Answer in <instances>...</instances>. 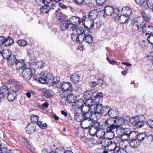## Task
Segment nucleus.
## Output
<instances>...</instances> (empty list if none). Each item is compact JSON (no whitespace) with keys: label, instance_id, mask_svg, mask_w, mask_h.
I'll return each instance as SVG.
<instances>
[{"label":"nucleus","instance_id":"nucleus-1","mask_svg":"<svg viewBox=\"0 0 153 153\" xmlns=\"http://www.w3.org/2000/svg\"><path fill=\"white\" fill-rule=\"evenodd\" d=\"M114 118L109 117L103 123L102 127L106 130V133H111L114 136V131L116 126L114 124Z\"/></svg>","mask_w":153,"mask_h":153},{"label":"nucleus","instance_id":"nucleus-2","mask_svg":"<svg viewBox=\"0 0 153 153\" xmlns=\"http://www.w3.org/2000/svg\"><path fill=\"white\" fill-rule=\"evenodd\" d=\"M58 15H58H57L58 20L62 21L60 26L61 30H65L68 29L74 31L73 29L74 28V26L70 24L68 19L62 21L65 18V15L62 13H59V14Z\"/></svg>","mask_w":153,"mask_h":153},{"label":"nucleus","instance_id":"nucleus-3","mask_svg":"<svg viewBox=\"0 0 153 153\" xmlns=\"http://www.w3.org/2000/svg\"><path fill=\"white\" fill-rule=\"evenodd\" d=\"M87 123H88L89 126L84 127L82 126V128L84 129H88L90 134L94 136L97 134V131L100 126V123L91 119L88 120Z\"/></svg>","mask_w":153,"mask_h":153},{"label":"nucleus","instance_id":"nucleus-4","mask_svg":"<svg viewBox=\"0 0 153 153\" xmlns=\"http://www.w3.org/2000/svg\"><path fill=\"white\" fill-rule=\"evenodd\" d=\"M95 102H85V103L83 104V105L82 106L81 108V110L82 111V114L84 115V119L85 118L90 119V115H91V112H89V111L91 110V111L94 110L92 109L95 106Z\"/></svg>","mask_w":153,"mask_h":153},{"label":"nucleus","instance_id":"nucleus-5","mask_svg":"<svg viewBox=\"0 0 153 153\" xmlns=\"http://www.w3.org/2000/svg\"><path fill=\"white\" fill-rule=\"evenodd\" d=\"M34 79L36 80H39V82L42 84L51 83L52 82V80L53 76L50 73H48L45 76V73L42 72L39 75L35 76Z\"/></svg>","mask_w":153,"mask_h":153},{"label":"nucleus","instance_id":"nucleus-6","mask_svg":"<svg viewBox=\"0 0 153 153\" xmlns=\"http://www.w3.org/2000/svg\"><path fill=\"white\" fill-rule=\"evenodd\" d=\"M119 140H120V139L119 137L107 139L104 138L102 139L100 143L105 148L108 147L111 145L114 146L115 147L118 146V142L116 141H117Z\"/></svg>","mask_w":153,"mask_h":153},{"label":"nucleus","instance_id":"nucleus-7","mask_svg":"<svg viewBox=\"0 0 153 153\" xmlns=\"http://www.w3.org/2000/svg\"><path fill=\"white\" fill-rule=\"evenodd\" d=\"M25 64L23 59H17L15 57L9 61V65L15 67L16 69L20 70L24 67Z\"/></svg>","mask_w":153,"mask_h":153},{"label":"nucleus","instance_id":"nucleus-8","mask_svg":"<svg viewBox=\"0 0 153 153\" xmlns=\"http://www.w3.org/2000/svg\"><path fill=\"white\" fill-rule=\"evenodd\" d=\"M19 88L18 86H14L10 88V90L7 92V98L9 101H13L16 97L17 93Z\"/></svg>","mask_w":153,"mask_h":153},{"label":"nucleus","instance_id":"nucleus-9","mask_svg":"<svg viewBox=\"0 0 153 153\" xmlns=\"http://www.w3.org/2000/svg\"><path fill=\"white\" fill-rule=\"evenodd\" d=\"M35 69L33 68L24 67L22 70V76L26 80H29L35 73Z\"/></svg>","mask_w":153,"mask_h":153},{"label":"nucleus","instance_id":"nucleus-10","mask_svg":"<svg viewBox=\"0 0 153 153\" xmlns=\"http://www.w3.org/2000/svg\"><path fill=\"white\" fill-rule=\"evenodd\" d=\"M92 109L94 111L95 110L98 111L102 115L105 116L107 115V113H108V107L105 106L103 107L102 104H100L99 102H95V106Z\"/></svg>","mask_w":153,"mask_h":153},{"label":"nucleus","instance_id":"nucleus-11","mask_svg":"<svg viewBox=\"0 0 153 153\" xmlns=\"http://www.w3.org/2000/svg\"><path fill=\"white\" fill-rule=\"evenodd\" d=\"M104 11L105 13L108 16H111L113 19L118 17V13L115 12V10L113 7L110 6H106L104 7Z\"/></svg>","mask_w":153,"mask_h":153},{"label":"nucleus","instance_id":"nucleus-12","mask_svg":"<svg viewBox=\"0 0 153 153\" xmlns=\"http://www.w3.org/2000/svg\"><path fill=\"white\" fill-rule=\"evenodd\" d=\"M58 86V88L60 89L64 93L68 91L71 92L72 90V85L69 82H64L62 84L61 83Z\"/></svg>","mask_w":153,"mask_h":153},{"label":"nucleus","instance_id":"nucleus-13","mask_svg":"<svg viewBox=\"0 0 153 153\" xmlns=\"http://www.w3.org/2000/svg\"><path fill=\"white\" fill-rule=\"evenodd\" d=\"M74 118L77 122H80V125L82 127L83 126V123H86L89 120L88 118H84L83 114H82L81 115L78 113H75L74 115Z\"/></svg>","mask_w":153,"mask_h":153},{"label":"nucleus","instance_id":"nucleus-14","mask_svg":"<svg viewBox=\"0 0 153 153\" xmlns=\"http://www.w3.org/2000/svg\"><path fill=\"white\" fill-rule=\"evenodd\" d=\"M119 114L118 110L117 108L115 107L109 108L107 113V115L108 117L114 118L117 117Z\"/></svg>","mask_w":153,"mask_h":153},{"label":"nucleus","instance_id":"nucleus-15","mask_svg":"<svg viewBox=\"0 0 153 153\" xmlns=\"http://www.w3.org/2000/svg\"><path fill=\"white\" fill-rule=\"evenodd\" d=\"M68 20L70 24L74 26V28L73 29L74 31L75 30L76 26V24H79L82 22L81 20L79 17L75 16L71 17Z\"/></svg>","mask_w":153,"mask_h":153},{"label":"nucleus","instance_id":"nucleus-16","mask_svg":"<svg viewBox=\"0 0 153 153\" xmlns=\"http://www.w3.org/2000/svg\"><path fill=\"white\" fill-rule=\"evenodd\" d=\"M1 55L3 58L5 59H7L8 60V65L9 64V61L10 60H12L13 57H15V55H12L11 53H10L9 51L7 50H3Z\"/></svg>","mask_w":153,"mask_h":153},{"label":"nucleus","instance_id":"nucleus-17","mask_svg":"<svg viewBox=\"0 0 153 153\" xmlns=\"http://www.w3.org/2000/svg\"><path fill=\"white\" fill-rule=\"evenodd\" d=\"M134 23L137 26L138 30L140 31V30L144 26V21L143 18L142 17H140L135 19L134 21Z\"/></svg>","mask_w":153,"mask_h":153},{"label":"nucleus","instance_id":"nucleus-18","mask_svg":"<svg viewBox=\"0 0 153 153\" xmlns=\"http://www.w3.org/2000/svg\"><path fill=\"white\" fill-rule=\"evenodd\" d=\"M142 30L144 33L146 35L151 34L153 32V27L152 26L144 25L140 30Z\"/></svg>","mask_w":153,"mask_h":153},{"label":"nucleus","instance_id":"nucleus-19","mask_svg":"<svg viewBox=\"0 0 153 153\" xmlns=\"http://www.w3.org/2000/svg\"><path fill=\"white\" fill-rule=\"evenodd\" d=\"M90 115V118L93 120L94 119L98 120L100 119L102 114L97 110L92 111Z\"/></svg>","mask_w":153,"mask_h":153},{"label":"nucleus","instance_id":"nucleus-20","mask_svg":"<svg viewBox=\"0 0 153 153\" xmlns=\"http://www.w3.org/2000/svg\"><path fill=\"white\" fill-rule=\"evenodd\" d=\"M71 38L73 41L79 43H81L84 41V37L82 35H78L75 33L71 34Z\"/></svg>","mask_w":153,"mask_h":153},{"label":"nucleus","instance_id":"nucleus-21","mask_svg":"<svg viewBox=\"0 0 153 153\" xmlns=\"http://www.w3.org/2000/svg\"><path fill=\"white\" fill-rule=\"evenodd\" d=\"M92 92L90 91H86L84 95V97L85 99V102H95V100H92Z\"/></svg>","mask_w":153,"mask_h":153},{"label":"nucleus","instance_id":"nucleus-22","mask_svg":"<svg viewBox=\"0 0 153 153\" xmlns=\"http://www.w3.org/2000/svg\"><path fill=\"white\" fill-rule=\"evenodd\" d=\"M114 121V124L116 126L115 129L122 126L125 122L124 119L121 117L115 118Z\"/></svg>","mask_w":153,"mask_h":153},{"label":"nucleus","instance_id":"nucleus-23","mask_svg":"<svg viewBox=\"0 0 153 153\" xmlns=\"http://www.w3.org/2000/svg\"><path fill=\"white\" fill-rule=\"evenodd\" d=\"M114 153H132L131 151L128 149H124L121 148L119 146L115 147L114 148Z\"/></svg>","mask_w":153,"mask_h":153},{"label":"nucleus","instance_id":"nucleus-24","mask_svg":"<svg viewBox=\"0 0 153 153\" xmlns=\"http://www.w3.org/2000/svg\"><path fill=\"white\" fill-rule=\"evenodd\" d=\"M43 93L44 94V97L46 98H50L53 95L52 91L51 90H47L45 88L41 89Z\"/></svg>","mask_w":153,"mask_h":153},{"label":"nucleus","instance_id":"nucleus-25","mask_svg":"<svg viewBox=\"0 0 153 153\" xmlns=\"http://www.w3.org/2000/svg\"><path fill=\"white\" fill-rule=\"evenodd\" d=\"M130 18V17L126 16L123 13L119 16L118 19L121 23L124 24L126 23L129 20Z\"/></svg>","mask_w":153,"mask_h":153},{"label":"nucleus","instance_id":"nucleus-26","mask_svg":"<svg viewBox=\"0 0 153 153\" xmlns=\"http://www.w3.org/2000/svg\"><path fill=\"white\" fill-rule=\"evenodd\" d=\"M118 136L120 137V138L118 137L120 139V140L116 141L118 142V144L119 143H123L124 141H127L129 140L128 135L123 134H118Z\"/></svg>","mask_w":153,"mask_h":153},{"label":"nucleus","instance_id":"nucleus-27","mask_svg":"<svg viewBox=\"0 0 153 153\" xmlns=\"http://www.w3.org/2000/svg\"><path fill=\"white\" fill-rule=\"evenodd\" d=\"M140 141L136 138L134 139H132L130 142V146L134 149L137 148L140 146Z\"/></svg>","mask_w":153,"mask_h":153},{"label":"nucleus","instance_id":"nucleus-28","mask_svg":"<svg viewBox=\"0 0 153 153\" xmlns=\"http://www.w3.org/2000/svg\"><path fill=\"white\" fill-rule=\"evenodd\" d=\"M137 116L132 117L129 120L130 122L133 125L135 126L137 128H140L138 121Z\"/></svg>","mask_w":153,"mask_h":153},{"label":"nucleus","instance_id":"nucleus-29","mask_svg":"<svg viewBox=\"0 0 153 153\" xmlns=\"http://www.w3.org/2000/svg\"><path fill=\"white\" fill-rule=\"evenodd\" d=\"M52 81V82L51 83H52V85L55 86L57 88H58V85H60L61 83L59 82L60 78L59 76H56L54 78L53 77V79Z\"/></svg>","mask_w":153,"mask_h":153},{"label":"nucleus","instance_id":"nucleus-30","mask_svg":"<svg viewBox=\"0 0 153 153\" xmlns=\"http://www.w3.org/2000/svg\"><path fill=\"white\" fill-rule=\"evenodd\" d=\"M105 132L106 133V131H105V130L102 129L100 126L95 135L98 138H100L104 136Z\"/></svg>","mask_w":153,"mask_h":153},{"label":"nucleus","instance_id":"nucleus-31","mask_svg":"<svg viewBox=\"0 0 153 153\" xmlns=\"http://www.w3.org/2000/svg\"><path fill=\"white\" fill-rule=\"evenodd\" d=\"M74 94H70L67 96V102L69 103H74L75 102V99Z\"/></svg>","mask_w":153,"mask_h":153},{"label":"nucleus","instance_id":"nucleus-32","mask_svg":"<svg viewBox=\"0 0 153 153\" xmlns=\"http://www.w3.org/2000/svg\"><path fill=\"white\" fill-rule=\"evenodd\" d=\"M139 125L140 128L142 127L144 125V121L145 120V118L143 115H139L137 116Z\"/></svg>","mask_w":153,"mask_h":153},{"label":"nucleus","instance_id":"nucleus-33","mask_svg":"<svg viewBox=\"0 0 153 153\" xmlns=\"http://www.w3.org/2000/svg\"><path fill=\"white\" fill-rule=\"evenodd\" d=\"M71 81L74 83H78L79 80V76L78 74H74L71 77Z\"/></svg>","mask_w":153,"mask_h":153},{"label":"nucleus","instance_id":"nucleus-34","mask_svg":"<svg viewBox=\"0 0 153 153\" xmlns=\"http://www.w3.org/2000/svg\"><path fill=\"white\" fill-rule=\"evenodd\" d=\"M122 11H124V13H123L124 15L128 17L131 15L132 11L128 7H124L122 9Z\"/></svg>","mask_w":153,"mask_h":153},{"label":"nucleus","instance_id":"nucleus-35","mask_svg":"<svg viewBox=\"0 0 153 153\" xmlns=\"http://www.w3.org/2000/svg\"><path fill=\"white\" fill-rule=\"evenodd\" d=\"M50 9L49 5L42 6L40 8V11L42 13H47Z\"/></svg>","mask_w":153,"mask_h":153},{"label":"nucleus","instance_id":"nucleus-36","mask_svg":"<svg viewBox=\"0 0 153 153\" xmlns=\"http://www.w3.org/2000/svg\"><path fill=\"white\" fill-rule=\"evenodd\" d=\"M84 41L88 43H91L93 41V37L90 35H86L84 34Z\"/></svg>","mask_w":153,"mask_h":153},{"label":"nucleus","instance_id":"nucleus-37","mask_svg":"<svg viewBox=\"0 0 153 153\" xmlns=\"http://www.w3.org/2000/svg\"><path fill=\"white\" fill-rule=\"evenodd\" d=\"M141 15L142 16V18H143V20L146 22H149L151 19L150 16L147 14H146L144 12H142L141 13Z\"/></svg>","mask_w":153,"mask_h":153},{"label":"nucleus","instance_id":"nucleus-38","mask_svg":"<svg viewBox=\"0 0 153 153\" xmlns=\"http://www.w3.org/2000/svg\"><path fill=\"white\" fill-rule=\"evenodd\" d=\"M74 104L73 106H75L76 108L80 109H81V107L83 105V102L81 100H79L78 101H75V102L74 103Z\"/></svg>","mask_w":153,"mask_h":153},{"label":"nucleus","instance_id":"nucleus-39","mask_svg":"<svg viewBox=\"0 0 153 153\" xmlns=\"http://www.w3.org/2000/svg\"><path fill=\"white\" fill-rule=\"evenodd\" d=\"M130 128H121L120 130V133H118V134H123L125 135H129L130 132Z\"/></svg>","mask_w":153,"mask_h":153},{"label":"nucleus","instance_id":"nucleus-40","mask_svg":"<svg viewBox=\"0 0 153 153\" xmlns=\"http://www.w3.org/2000/svg\"><path fill=\"white\" fill-rule=\"evenodd\" d=\"M76 30V34L78 35H82L84 37V35L83 33L84 32V30L82 27H79L78 28H76L75 29Z\"/></svg>","mask_w":153,"mask_h":153},{"label":"nucleus","instance_id":"nucleus-41","mask_svg":"<svg viewBox=\"0 0 153 153\" xmlns=\"http://www.w3.org/2000/svg\"><path fill=\"white\" fill-rule=\"evenodd\" d=\"M130 131L128 135L129 139L131 140L132 139H134V138H136L137 136L138 132L134 131H131L130 129Z\"/></svg>","mask_w":153,"mask_h":153},{"label":"nucleus","instance_id":"nucleus-42","mask_svg":"<svg viewBox=\"0 0 153 153\" xmlns=\"http://www.w3.org/2000/svg\"><path fill=\"white\" fill-rule=\"evenodd\" d=\"M146 136V134L144 133H141L138 134L137 133V138H136L137 140H138L140 141V142L141 141L143 140L144 139V138Z\"/></svg>","mask_w":153,"mask_h":153},{"label":"nucleus","instance_id":"nucleus-43","mask_svg":"<svg viewBox=\"0 0 153 153\" xmlns=\"http://www.w3.org/2000/svg\"><path fill=\"white\" fill-rule=\"evenodd\" d=\"M6 43H7L5 45L6 46H10L14 43L13 40L10 36L6 38Z\"/></svg>","mask_w":153,"mask_h":153},{"label":"nucleus","instance_id":"nucleus-44","mask_svg":"<svg viewBox=\"0 0 153 153\" xmlns=\"http://www.w3.org/2000/svg\"><path fill=\"white\" fill-rule=\"evenodd\" d=\"M8 90V89L6 85H3L1 88L0 91L6 96L7 94Z\"/></svg>","mask_w":153,"mask_h":153},{"label":"nucleus","instance_id":"nucleus-45","mask_svg":"<svg viewBox=\"0 0 153 153\" xmlns=\"http://www.w3.org/2000/svg\"><path fill=\"white\" fill-rule=\"evenodd\" d=\"M17 43L20 47H24L27 45V42L23 39H21L18 40Z\"/></svg>","mask_w":153,"mask_h":153},{"label":"nucleus","instance_id":"nucleus-46","mask_svg":"<svg viewBox=\"0 0 153 153\" xmlns=\"http://www.w3.org/2000/svg\"><path fill=\"white\" fill-rule=\"evenodd\" d=\"M45 63H43L42 61H38L36 64V67L38 68H42L45 66Z\"/></svg>","mask_w":153,"mask_h":153},{"label":"nucleus","instance_id":"nucleus-47","mask_svg":"<svg viewBox=\"0 0 153 153\" xmlns=\"http://www.w3.org/2000/svg\"><path fill=\"white\" fill-rule=\"evenodd\" d=\"M38 116L35 115H33L30 118L31 122L33 123H36L38 122Z\"/></svg>","mask_w":153,"mask_h":153},{"label":"nucleus","instance_id":"nucleus-48","mask_svg":"<svg viewBox=\"0 0 153 153\" xmlns=\"http://www.w3.org/2000/svg\"><path fill=\"white\" fill-rule=\"evenodd\" d=\"M57 3L55 2V3H53L51 6V8L50 9H52L53 10H55V11L56 12H59V11L60 9L57 7Z\"/></svg>","mask_w":153,"mask_h":153},{"label":"nucleus","instance_id":"nucleus-49","mask_svg":"<svg viewBox=\"0 0 153 153\" xmlns=\"http://www.w3.org/2000/svg\"><path fill=\"white\" fill-rule=\"evenodd\" d=\"M99 10L97 9V10H91L89 13L90 15L93 16L94 17L96 18L98 15V13L99 12Z\"/></svg>","mask_w":153,"mask_h":153},{"label":"nucleus","instance_id":"nucleus-50","mask_svg":"<svg viewBox=\"0 0 153 153\" xmlns=\"http://www.w3.org/2000/svg\"><path fill=\"white\" fill-rule=\"evenodd\" d=\"M146 125L149 128L153 129V120H150L146 123Z\"/></svg>","mask_w":153,"mask_h":153},{"label":"nucleus","instance_id":"nucleus-51","mask_svg":"<svg viewBox=\"0 0 153 153\" xmlns=\"http://www.w3.org/2000/svg\"><path fill=\"white\" fill-rule=\"evenodd\" d=\"M147 6L150 8H151L153 7V0H147L146 1Z\"/></svg>","mask_w":153,"mask_h":153},{"label":"nucleus","instance_id":"nucleus-52","mask_svg":"<svg viewBox=\"0 0 153 153\" xmlns=\"http://www.w3.org/2000/svg\"><path fill=\"white\" fill-rule=\"evenodd\" d=\"M147 37V40L151 44H153V34L149 35Z\"/></svg>","mask_w":153,"mask_h":153},{"label":"nucleus","instance_id":"nucleus-53","mask_svg":"<svg viewBox=\"0 0 153 153\" xmlns=\"http://www.w3.org/2000/svg\"><path fill=\"white\" fill-rule=\"evenodd\" d=\"M6 38L3 36H0V45L6 43Z\"/></svg>","mask_w":153,"mask_h":153},{"label":"nucleus","instance_id":"nucleus-54","mask_svg":"<svg viewBox=\"0 0 153 153\" xmlns=\"http://www.w3.org/2000/svg\"><path fill=\"white\" fill-rule=\"evenodd\" d=\"M103 96V94L101 93H97L95 96V97L94 100H95V102H97V100H99L100 97H101Z\"/></svg>","mask_w":153,"mask_h":153},{"label":"nucleus","instance_id":"nucleus-55","mask_svg":"<svg viewBox=\"0 0 153 153\" xmlns=\"http://www.w3.org/2000/svg\"><path fill=\"white\" fill-rule=\"evenodd\" d=\"M57 150L60 151V153H73L71 151L69 150L65 152L64 149L61 148H58Z\"/></svg>","mask_w":153,"mask_h":153},{"label":"nucleus","instance_id":"nucleus-56","mask_svg":"<svg viewBox=\"0 0 153 153\" xmlns=\"http://www.w3.org/2000/svg\"><path fill=\"white\" fill-rule=\"evenodd\" d=\"M105 1L106 0H96L97 4L99 5H102Z\"/></svg>","mask_w":153,"mask_h":153},{"label":"nucleus","instance_id":"nucleus-57","mask_svg":"<svg viewBox=\"0 0 153 153\" xmlns=\"http://www.w3.org/2000/svg\"><path fill=\"white\" fill-rule=\"evenodd\" d=\"M42 2L45 4H49L50 3L53 2V0H43Z\"/></svg>","mask_w":153,"mask_h":153},{"label":"nucleus","instance_id":"nucleus-58","mask_svg":"<svg viewBox=\"0 0 153 153\" xmlns=\"http://www.w3.org/2000/svg\"><path fill=\"white\" fill-rule=\"evenodd\" d=\"M74 2L78 5H81L84 2L83 0H75Z\"/></svg>","mask_w":153,"mask_h":153},{"label":"nucleus","instance_id":"nucleus-59","mask_svg":"<svg viewBox=\"0 0 153 153\" xmlns=\"http://www.w3.org/2000/svg\"><path fill=\"white\" fill-rule=\"evenodd\" d=\"M136 3L139 5H142L144 2V0H135Z\"/></svg>","mask_w":153,"mask_h":153},{"label":"nucleus","instance_id":"nucleus-60","mask_svg":"<svg viewBox=\"0 0 153 153\" xmlns=\"http://www.w3.org/2000/svg\"><path fill=\"white\" fill-rule=\"evenodd\" d=\"M147 57L149 60H153V52L149 53L147 55Z\"/></svg>","mask_w":153,"mask_h":153},{"label":"nucleus","instance_id":"nucleus-61","mask_svg":"<svg viewBox=\"0 0 153 153\" xmlns=\"http://www.w3.org/2000/svg\"><path fill=\"white\" fill-rule=\"evenodd\" d=\"M97 85V82H92L89 83V86L91 87H95Z\"/></svg>","mask_w":153,"mask_h":153},{"label":"nucleus","instance_id":"nucleus-62","mask_svg":"<svg viewBox=\"0 0 153 153\" xmlns=\"http://www.w3.org/2000/svg\"><path fill=\"white\" fill-rule=\"evenodd\" d=\"M88 16L90 21L93 22V20L96 18L89 13Z\"/></svg>","mask_w":153,"mask_h":153},{"label":"nucleus","instance_id":"nucleus-63","mask_svg":"<svg viewBox=\"0 0 153 153\" xmlns=\"http://www.w3.org/2000/svg\"><path fill=\"white\" fill-rule=\"evenodd\" d=\"M88 19V16H84L83 17V18L82 19V21L83 22H84L85 21H89V19Z\"/></svg>","mask_w":153,"mask_h":153},{"label":"nucleus","instance_id":"nucleus-64","mask_svg":"<svg viewBox=\"0 0 153 153\" xmlns=\"http://www.w3.org/2000/svg\"><path fill=\"white\" fill-rule=\"evenodd\" d=\"M22 141L23 143H25L27 144L28 145H30V142L26 138H22Z\"/></svg>","mask_w":153,"mask_h":153}]
</instances>
